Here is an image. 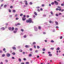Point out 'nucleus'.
<instances>
[{
	"instance_id": "1",
	"label": "nucleus",
	"mask_w": 64,
	"mask_h": 64,
	"mask_svg": "<svg viewBox=\"0 0 64 64\" xmlns=\"http://www.w3.org/2000/svg\"><path fill=\"white\" fill-rule=\"evenodd\" d=\"M32 18H29L28 20H26V22L27 23H32Z\"/></svg>"
},
{
	"instance_id": "2",
	"label": "nucleus",
	"mask_w": 64,
	"mask_h": 64,
	"mask_svg": "<svg viewBox=\"0 0 64 64\" xmlns=\"http://www.w3.org/2000/svg\"><path fill=\"white\" fill-rule=\"evenodd\" d=\"M54 3H55V4L56 5H58V2H57L55 0L54 1Z\"/></svg>"
},
{
	"instance_id": "3",
	"label": "nucleus",
	"mask_w": 64,
	"mask_h": 64,
	"mask_svg": "<svg viewBox=\"0 0 64 64\" xmlns=\"http://www.w3.org/2000/svg\"><path fill=\"white\" fill-rule=\"evenodd\" d=\"M10 54L9 53H7L6 54V56L8 57H10Z\"/></svg>"
},
{
	"instance_id": "4",
	"label": "nucleus",
	"mask_w": 64,
	"mask_h": 64,
	"mask_svg": "<svg viewBox=\"0 0 64 64\" xmlns=\"http://www.w3.org/2000/svg\"><path fill=\"white\" fill-rule=\"evenodd\" d=\"M24 2H25V3L26 5H28V3H27V0H24Z\"/></svg>"
},
{
	"instance_id": "5",
	"label": "nucleus",
	"mask_w": 64,
	"mask_h": 64,
	"mask_svg": "<svg viewBox=\"0 0 64 64\" xmlns=\"http://www.w3.org/2000/svg\"><path fill=\"white\" fill-rule=\"evenodd\" d=\"M34 29L36 31H37L38 30L37 29V28L36 27H35Z\"/></svg>"
},
{
	"instance_id": "6",
	"label": "nucleus",
	"mask_w": 64,
	"mask_h": 64,
	"mask_svg": "<svg viewBox=\"0 0 64 64\" xmlns=\"http://www.w3.org/2000/svg\"><path fill=\"white\" fill-rule=\"evenodd\" d=\"M26 19V18L23 17L22 18V20L23 21H25Z\"/></svg>"
},
{
	"instance_id": "7",
	"label": "nucleus",
	"mask_w": 64,
	"mask_h": 64,
	"mask_svg": "<svg viewBox=\"0 0 64 64\" xmlns=\"http://www.w3.org/2000/svg\"><path fill=\"white\" fill-rule=\"evenodd\" d=\"M0 29L2 30H5V28L4 27H2L0 28Z\"/></svg>"
},
{
	"instance_id": "8",
	"label": "nucleus",
	"mask_w": 64,
	"mask_h": 64,
	"mask_svg": "<svg viewBox=\"0 0 64 64\" xmlns=\"http://www.w3.org/2000/svg\"><path fill=\"white\" fill-rule=\"evenodd\" d=\"M25 47L26 48H29V46L26 45L25 46Z\"/></svg>"
},
{
	"instance_id": "9",
	"label": "nucleus",
	"mask_w": 64,
	"mask_h": 64,
	"mask_svg": "<svg viewBox=\"0 0 64 64\" xmlns=\"http://www.w3.org/2000/svg\"><path fill=\"white\" fill-rule=\"evenodd\" d=\"M12 48L13 49V50H16V47H12Z\"/></svg>"
},
{
	"instance_id": "10",
	"label": "nucleus",
	"mask_w": 64,
	"mask_h": 64,
	"mask_svg": "<svg viewBox=\"0 0 64 64\" xmlns=\"http://www.w3.org/2000/svg\"><path fill=\"white\" fill-rule=\"evenodd\" d=\"M38 29L40 30H41V26H38Z\"/></svg>"
},
{
	"instance_id": "11",
	"label": "nucleus",
	"mask_w": 64,
	"mask_h": 64,
	"mask_svg": "<svg viewBox=\"0 0 64 64\" xmlns=\"http://www.w3.org/2000/svg\"><path fill=\"white\" fill-rule=\"evenodd\" d=\"M60 50V48L58 47L56 48V50Z\"/></svg>"
},
{
	"instance_id": "12",
	"label": "nucleus",
	"mask_w": 64,
	"mask_h": 64,
	"mask_svg": "<svg viewBox=\"0 0 64 64\" xmlns=\"http://www.w3.org/2000/svg\"><path fill=\"white\" fill-rule=\"evenodd\" d=\"M55 23L56 25H58V23L56 21L55 22Z\"/></svg>"
},
{
	"instance_id": "13",
	"label": "nucleus",
	"mask_w": 64,
	"mask_h": 64,
	"mask_svg": "<svg viewBox=\"0 0 64 64\" xmlns=\"http://www.w3.org/2000/svg\"><path fill=\"white\" fill-rule=\"evenodd\" d=\"M34 13L35 15H37V13H36V12H34Z\"/></svg>"
},
{
	"instance_id": "14",
	"label": "nucleus",
	"mask_w": 64,
	"mask_h": 64,
	"mask_svg": "<svg viewBox=\"0 0 64 64\" xmlns=\"http://www.w3.org/2000/svg\"><path fill=\"white\" fill-rule=\"evenodd\" d=\"M18 60H19V62H21V58H19L18 59Z\"/></svg>"
},
{
	"instance_id": "15",
	"label": "nucleus",
	"mask_w": 64,
	"mask_h": 64,
	"mask_svg": "<svg viewBox=\"0 0 64 64\" xmlns=\"http://www.w3.org/2000/svg\"><path fill=\"white\" fill-rule=\"evenodd\" d=\"M12 55H14L16 54V53L14 52H12Z\"/></svg>"
},
{
	"instance_id": "16",
	"label": "nucleus",
	"mask_w": 64,
	"mask_h": 64,
	"mask_svg": "<svg viewBox=\"0 0 64 64\" xmlns=\"http://www.w3.org/2000/svg\"><path fill=\"white\" fill-rule=\"evenodd\" d=\"M11 29H12V28H11V27H9L8 28V29L10 30H11Z\"/></svg>"
},
{
	"instance_id": "17",
	"label": "nucleus",
	"mask_w": 64,
	"mask_h": 64,
	"mask_svg": "<svg viewBox=\"0 0 64 64\" xmlns=\"http://www.w3.org/2000/svg\"><path fill=\"white\" fill-rule=\"evenodd\" d=\"M51 4L52 5H54V4H55V3H54V2H52L51 3Z\"/></svg>"
},
{
	"instance_id": "18",
	"label": "nucleus",
	"mask_w": 64,
	"mask_h": 64,
	"mask_svg": "<svg viewBox=\"0 0 64 64\" xmlns=\"http://www.w3.org/2000/svg\"><path fill=\"white\" fill-rule=\"evenodd\" d=\"M42 51H45V48H43L42 49Z\"/></svg>"
},
{
	"instance_id": "19",
	"label": "nucleus",
	"mask_w": 64,
	"mask_h": 64,
	"mask_svg": "<svg viewBox=\"0 0 64 64\" xmlns=\"http://www.w3.org/2000/svg\"><path fill=\"white\" fill-rule=\"evenodd\" d=\"M50 13L51 14H52V15H53V12H52V11Z\"/></svg>"
},
{
	"instance_id": "20",
	"label": "nucleus",
	"mask_w": 64,
	"mask_h": 64,
	"mask_svg": "<svg viewBox=\"0 0 64 64\" xmlns=\"http://www.w3.org/2000/svg\"><path fill=\"white\" fill-rule=\"evenodd\" d=\"M33 45H35L36 44V42H34L33 43Z\"/></svg>"
},
{
	"instance_id": "21",
	"label": "nucleus",
	"mask_w": 64,
	"mask_h": 64,
	"mask_svg": "<svg viewBox=\"0 0 64 64\" xmlns=\"http://www.w3.org/2000/svg\"><path fill=\"white\" fill-rule=\"evenodd\" d=\"M19 51L20 52H22V50H19Z\"/></svg>"
},
{
	"instance_id": "22",
	"label": "nucleus",
	"mask_w": 64,
	"mask_h": 64,
	"mask_svg": "<svg viewBox=\"0 0 64 64\" xmlns=\"http://www.w3.org/2000/svg\"><path fill=\"white\" fill-rule=\"evenodd\" d=\"M26 37H27V36H26V35H25L24 36V38H26Z\"/></svg>"
},
{
	"instance_id": "23",
	"label": "nucleus",
	"mask_w": 64,
	"mask_h": 64,
	"mask_svg": "<svg viewBox=\"0 0 64 64\" xmlns=\"http://www.w3.org/2000/svg\"><path fill=\"white\" fill-rule=\"evenodd\" d=\"M5 55L4 54H3L2 55V57H4L5 56Z\"/></svg>"
},
{
	"instance_id": "24",
	"label": "nucleus",
	"mask_w": 64,
	"mask_h": 64,
	"mask_svg": "<svg viewBox=\"0 0 64 64\" xmlns=\"http://www.w3.org/2000/svg\"><path fill=\"white\" fill-rule=\"evenodd\" d=\"M37 48L38 49H39L40 48V46H37Z\"/></svg>"
},
{
	"instance_id": "25",
	"label": "nucleus",
	"mask_w": 64,
	"mask_h": 64,
	"mask_svg": "<svg viewBox=\"0 0 64 64\" xmlns=\"http://www.w3.org/2000/svg\"><path fill=\"white\" fill-rule=\"evenodd\" d=\"M21 25V24L20 23H18L17 24V25Z\"/></svg>"
},
{
	"instance_id": "26",
	"label": "nucleus",
	"mask_w": 64,
	"mask_h": 64,
	"mask_svg": "<svg viewBox=\"0 0 64 64\" xmlns=\"http://www.w3.org/2000/svg\"><path fill=\"white\" fill-rule=\"evenodd\" d=\"M17 32V31H14V33H16Z\"/></svg>"
},
{
	"instance_id": "27",
	"label": "nucleus",
	"mask_w": 64,
	"mask_h": 64,
	"mask_svg": "<svg viewBox=\"0 0 64 64\" xmlns=\"http://www.w3.org/2000/svg\"><path fill=\"white\" fill-rule=\"evenodd\" d=\"M18 19H19V18H16V20H18Z\"/></svg>"
},
{
	"instance_id": "28",
	"label": "nucleus",
	"mask_w": 64,
	"mask_h": 64,
	"mask_svg": "<svg viewBox=\"0 0 64 64\" xmlns=\"http://www.w3.org/2000/svg\"><path fill=\"white\" fill-rule=\"evenodd\" d=\"M29 57H31V56H32V54H29Z\"/></svg>"
},
{
	"instance_id": "29",
	"label": "nucleus",
	"mask_w": 64,
	"mask_h": 64,
	"mask_svg": "<svg viewBox=\"0 0 64 64\" xmlns=\"http://www.w3.org/2000/svg\"><path fill=\"white\" fill-rule=\"evenodd\" d=\"M64 4H61V6H64Z\"/></svg>"
},
{
	"instance_id": "30",
	"label": "nucleus",
	"mask_w": 64,
	"mask_h": 64,
	"mask_svg": "<svg viewBox=\"0 0 64 64\" xmlns=\"http://www.w3.org/2000/svg\"><path fill=\"white\" fill-rule=\"evenodd\" d=\"M43 16V17H46V14H44Z\"/></svg>"
},
{
	"instance_id": "31",
	"label": "nucleus",
	"mask_w": 64,
	"mask_h": 64,
	"mask_svg": "<svg viewBox=\"0 0 64 64\" xmlns=\"http://www.w3.org/2000/svg\"><path fill=\"white\" fill-rule=\"evenodd\" d=\"M29 62H26V64H29Z\"/></svg>"
},
{
	"instance_id": "32",
	"label": "nucleus",
	"mask_w": 64,
	"mask_h": 64,
	"mask_svg": "<svg viewBox=\"0 0 64 64\" xmlns=\"http://www.w3.org/2000/svg\"><path fill=\"white\" fill-rule=\"evenodd\" d=\"M21 31H22V32H24V30L23 29H21Z\"/></svg>"
},
{
	"instance_id": "33",
	"label": "nucleus",
	"mask_w": 64,
	"mask_h": 64,
	"mask_svg": "<svg viewBox=\"0 0 64 64\" xmlns=\"http://www.w3.org/2000/svg\"><path fill=\"white\" fill-rule=\"evenodd\" d=\"M13 12H14V13H15V12H16V10H13Z\"/></svg>"
},
{
	"instance_id": "34",
	"label": "nucleus",
	"mask_w": 64,
	"mask_h": 64,
	"mask_svg": "<svg viewBox=\"0 0 64 64\" xmlns=\"http://www.w3.org/2000/svg\"><path fill=\"white\" fill-rule=\"evenodd\" d=\"M7 7V5L5 4L4 6V7L5 8Z\"/></svg>"
},
{
	"instance_id": "35",
	"label": "nucleus",
	"mask_w": 64,
	"mask_h": 64,
	"mask_svg": "<svg viewBox=\"0 0 64 64\" xmlns=\"http://www.w3.org/2000/svg\"><path fill=\"white\" fill-rule=\"evenodd\" d=\"M6 50V49L5 48H4L3 49V51H5Z\"/></svg>"
},
{
	"instance_id": "36",
	"label": "nucleus",
	"mask_w": 64,
	"mask_h": 64,
	"mask_svg": "<svg viewBox=\"0 0 64 64\" xmlns=\"http://www.w3.org/2000/svg\"><path fill=\"white\" fill-rule=\"evenodd\" d=\"M10 8L12 9V8H13V6H11L10 7Z\"/></svg>"
},
{
	"instance_id": "37",
	"label": "nucleus",
	"mask_w": 64,
	"mask_h": 64,
	"mask_svg": "<svg viewBox=\"0 0 64 64\" xmlns=\"http://www.w3.org/2000/svg\"><path fill=\"white\" fill-rule=\"evenodd\" d=\"M9 12H11V10H10L9 9Z\"/></svg>"
},
{
	"instance_id": "38",
	"label": "nucleus",
	"mask_w": 64,
	"mask_h": 64,
	"mask_svg": "<svg viewBox=\"0 0 64 64\" xmlns=\"http://www.w3.org/2000/svg\"><path fill=\"white\" fill-rule=\"evenodd\" d=\"M49 55L50 56H52V55L51 54H49Z\"/></svg>"
},
{
	"instance_id": "39",
	"label": "nucleus",
	"mask_w": 64,
	"mask_h": 64,
	"mask_svg": "<svg viewBox=\"0 0 64 64\" xmlns=\"http://www.w3.org/2000/svg\"><path fill=\"white\" fill-rule=\"evenodd\" d=\"M32 4H33V3H32V2H30V5H32Z\"/></svg>"
},
{
	"instance_id": "40",
	"label": "nucleus",
	"mask_w": 64,
	"mask_h": 64,
	"mask_svg": "<svg viewBox=\"0 0 64 64\" xmlns=\"http://www.w3.org/2000/svg\"><path fill=\"white\" fill-rule=\"evenodd\" d=\"M14 30V27H12V30Z\"/></svg>"
},
{
	"instance_id": "41",
	"label": "nucleus",
	"mask_w": 64,
	"mask_h": 64,
	"mask_svg": "<svg viewBox=\"0 0 64 64\" xmlns=\"http://www.w3.org/2000/svg\"><path fill=\"white\" fill-rule=\"evenodd\" d=\"M15 30H18V28H15Z\"/></svg>"
},
{
	"instance_id": "42",
	"label": "nucleus",
	"mask_w": 64,
	"mask_h": 64,
	"mask_svg": "<svg viewBox=\"0 0 64 64\" xmlns=\"http://www.w3.org/2000/svg\"><path fill=\"white\" fill-rule=\"evenodd\" d=\"M23 16V14H20V16Z\"/></svg>"
},
{
	"instance_id": "43",
	"label": "nucleus",
	"mask_w": 64,
	"mask_h": 64,
	"mask_svg": "<svg viewBox=\"0 0 64 64\" xmlns=\"http://www.w3.org/2000/svg\"><path fill=\"white\" fill-rule=\"evenodd\" d=\"M42 7H44V6H45V5H44V4H42Z\"/></svg>"
},
{
	"instance_id": "44",
	"label": "nucleus",
	"mask_w": 64,
	"mask_h": 64,
	"mask_svg": "<svg viewBox=\"0 0 64 64\" xmlns=\"http://www.w3.org/2000/svg\"><path fill=\"white\" fill-rule=\"evenodd\" d=\"M39 8H40V7H39V6H37L36 7V8H37V9H39Z\"/></svg>"
},
{
	"instance_id": "45",
	"label": "nucleus",
	"mask_w": 64,
	"mask_h": 64,
	"mask_svg": "<svg viewBox=\"0 0 64 64\" xmlns=\"http://www.w3.org/2000/svg\"><path fill=\"white\" fill-rule=\"evenodd\" d=\"M51 42H52V43H53V42H54V40H52L51 41Z\"/></svg>"
},
{
	"instance_id": "46",
	"label": "nucleus",
	"mask_w": 64,
	"mask_h": 64,
	"mask_svg": "<svg viewBox=\"0 0 64 64\" xmlns=\"http://www.w3.org/2000/svg\"><path fill=\"white\" fill-rule=\"evenodd\" d=\"M64 11V10L63 9V10H61V12H63V11Z\"/></svg>"
},
{
	"instance_id": "47",
	"label": "nucleus",
	"mask_w": 64,
	"mask_h": 64,
	"mask_svg": "<svg viewBox=\"0 0 64 64\" xmlns=\"http://www.w3.org/2000/svg\"><path fill=\"white\" fill-rule=\"evenodd\" d=\"M12 59H15V58L14 57H12Z\"/></svg>"
},
{
	"instance_id": "48",
	"label": "nucleus",
	"mask_w": 64,
	"mask_h": 64,
	"mask_svg": "<svg viewBox=\"0 0 64 64\" xmlns=\"http://www.w3.org/2000/svg\"><path fill=\"white\" fill-rule=\"evenodd\" d=\"M26 17H27V18H29V16L28 15Z\"/></svg>"
},
{
	"instance_id": "49",
	"label": "nucleus",
	"mask_w": 64,
	"mask_h": 64,
	"mask_svg": "<svg viewBox=\"0 0 64 64\" xmlns=\"http://www.w3.org/2000/svg\"><path fill=\"white\" fill-rule=\"evenodd\" d=\"M30 51H32V48H30Z\"/></svg>"
},
{
	"instance_id": "50",
	"label": "nucleus",
	"mask_w": 64,
	"mask_h": 64,
	"mask_svg": "<svg viewBox=\"0 0 64 64\" xmlns=\"http://www.w3.org/2000/svg\"><path fill=\"white\" fill-rule=\"evenodd\" d=\"M51 50H54V48H50Z\"/></svg>"
},
{
	"instance_id": "51",
	"label": "nucleus",
	"mask_w": 64,
	"mask_h": 64,
	"mask_svg": "<svg viewBox=\"0 0 64 64\" xmlns=\"http://www.w3.org/2000/svg\"><path fill=\"white\" fill-rule=\"evenodd\" d=\"M56 28L57 29H58L59 28V27H58V26H56Z\"/></svg>"
},
{
	"instance_id": "52",
	"label": "nucleus",
	"mask_w": 64,
	"mask_h": 64,
	"mask_svg": "<svg viewBox=\"0 0 64 64\" xmlns=\"http://www.w3.org/2000/svg\"><path fill=\"white\" fill-rule=\"evenodd\" d=\"M56 16H59V15L58 14H56Z\"/></svg>"
},
{
	"instance_id": "53",
	"label": "nucleus",
	"mask_w": 64,
	"mask_h": 64,
	"mask_svg": "<svg viewBox=\"0 0 64 64\" xmlns=\"http://www.w3.org/2000/svg\"><path fill=\"white\" fill-rule=\"evenodd\" d=\"M5 62H8V60H5Z\"/></svg>"
},
{
	"instance_id": "54",
	"label": "nucleus",
	"mask_w": 64,
	"mask_h": 64,
	"mask_svg": "<svg viewBox=\"0 0 64 64\" xmlns=\"http://www.w3.org/2000/svg\"><path fill=\"white\" fill-rule=\"evenodd\" d=\"M58 10L59 11H60L62 10V9L61 8H60Z\"/></svg>"
},
{
	"instance_id": "55",
	"label": "nucleus",
	"mask_w": 64,
	"mask_h": 64,
	"mask_svg": "<svg viewBox=\"0 0 64 64\" xmlns=\"http://www.w3.org/2000/svg\"><path fill=\"white\" fill-rule=\"evenodd\" d=\"M60 39H62V36H61V37H60Z\"/></svg>"
},
{
	"instance_id": "56",
	"label": "nucleus",
	"mask_w": 64,
	"mask_h": 64,
	"mask_svg": "<svg viewBox=\"0 0 64 64\" xmlns=\"http://www.w3.org/2000/svg\"><path fill=\"white\" fill-rule=\"evenodd\" d=\"M58 8H60L61 7L60 6H58Z\"/></svg>"
},
{
	"instance_id": "57",
	"label": "nucleus",
	"mask_w": 64,
	"mask_h": 64,
	"mask_svg": "<svg viewBox=\"0 0 64 64\" xmlns=\"http://www.w3.org/2000/svg\"><path fill=\"white\" fill-rule=\"evenodd\" d=\"M56 10H57V11L58 10H59V9L58 8H57L56 9Z\"/></svg>"
},
{
	"instance_id": "58",
	"label": "nucleus",
	"mask_w": 64,
	"mask_h": 64,
	"mask_svg": "<svg viewBox=\"0 0 64 64\" xmlns=\"http://www.w3.org/2000/svg\"><path fill=\"white\" fill-rule=\"evenodd\" d=\"M17 16H18V15L16 14L15 15V17H17Z\"/></svg>"
},
{
	"instance_id": "59",
	"label": "nucleus",
	"mask_w": 64,
	"mask_h": 64,
	"mask_svg": "<svg viewBox=\"0 0 64 64\" xmlns=\"http://www.w3.org/2000/svg\"><path fill=\"white\" fill-rule=\"evenodd\" d=\"M59 15H61V14H62V13H60L58 14Z\"/></svg>"
},
{
	"instance_id": "60",
	"label": "nucleus",
	"mask_w": 64,
	"mask_h": 64,
	"mask_svg": "<svg viewBox=\"0 0 64 64\" xmlns=\"http://www.w3.org/2000/svg\"><path fill=\"white\" fill-rule=\"evenodd\" d=\"M23 60H26V58H24Z\"/></svg>"
},
{
	"instance_id": "61",
	"label": "nucleus",
	"mask_w": 64,
	"mask_h": 64,
	"mask_svg": "<svg viewBox=\"0 0 64 64\" xmlns=\"http://www.w3.org/2000/svg\"><path fill=\"white\" fill-rule=\"evenodd\" d=\"M37 58H39V56H37Z\"/></svg>"
},
{
	"instance_id": "62",
	"label": "nucleus",
	"mask_w": 64,
	"mask_h": 64,
	"mask_svg": "<svg viewBox=\"0 0 64 64\" xmlns=\"http://www.w3.org/2000/svg\"><path fill=\"white\" fill-rule=\"evenodd\" d=\"M50 53H51V52H48V54H50Z\"/></svg>"
},
{
	"instance_id": "63",
	"label": "nucleus",
	"mask_w": 64,
	"mask_h": 64,
	"mask_svg": "<svg viewBox=\"0 0 64 64\" xmlns=\"http://www.w3.org/2000/svg\"><path fill=\"white\" fill-rule=\"evenodd\" d=\"M0 64H3L2 62H1L0 63Z\"/></svg>"
},
{
	"instance_id": "64",
	"label": "nucleus",
	"mask_w": 64,
	"mask_h": 64,
	"mask_svg": "<svg viewBox=\"0 0 64 64\" xmlns=\"http://www.w3.org/2000/svg\"><path fill=\"white\" fill-rule=\"evenodd\" d=\"M0 53H2V50H0Z\"/></svg>"
}]
</instances>
